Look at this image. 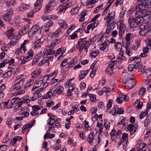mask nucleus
<instances>
[{
  "label": "nucleus",
  "mask_w": 151,
  "mask_h": 151,
  "mask_svg": "<svg viewBox=\"0 0 151 151\" xmlns=\"http://www.w3.org/2000/svg\"><path fill=\"white\" fill-rule=\"evenodd\" d=\"M137 2L138 4L135 7L136 11L135 13V16L140 19L149 15L150 12L147 9L148 0H137Z\"/></svg>",
  "instance_id": "obj_1"
},
{
  "label": "nucleus",
  "mask_w": 151,
  "mask_h": 151,
  "mask_svg": "<svg viewBox=\"0 0 151 151\" xmlns=\"http://www.w3.org/2000/svg\"><path fill=\"white\" fill-rule=\"evenodd\" d=\"M22 76L20 75L18 76L16 78L14 81L15 85H13L11 87L10 90L12 91L13 90H17L22 88L24 83V81L21 77Z\"/></svg>",
  "instance_id": "obj_2"
},
{
  "label": "nucleus",
  "mask_w": 151,
  "mask_h": 151,
  "mask_svg": "<svg viewBox=\"0 0 151 151\" xmlns=\"http://www.w3.org/2000/svg\"><path fill=\"white\" fill-rule=\"evenodd\" d=\"M41 32L42 30L40 29L39 27L35 25L31 28L30 30L28 32V34L29 37H31L36 34L39 37H42V35Z\"/></svg>",
  "instance_id": "obj_3"
},
{
  "label": "nucleus",
  "mask_w": 151,
  "mask_h": 151,
  "mask_svg": "<svg viewBox=\"0 0 151 151\" xmlns=\"http://www.w3.org/2000/svg\"><path fill=\"white\" fill-rule=\"evenodd\" d=\"M136 18L132 19L129 17L128 21L129 26L132 28H135L139 25L141 23V20L140 19L137 17Z\"/></svg>",
  "instance_id": "obj_4"
},
{
  "label": "nucleus",
  "mask_w": 151,
  "mask_h": 151,
  "mask_svg": "<svg viewBox=\"0 0 151 151\" xmlns=\"http://www.w3.org/2000/svg\"><path fill=\"white\" fill-rule=\"evenodd\" d=\"M133 76L134 75L133 74H130L129 75V76L126 79L127 84L125 87L128 89L129 90L132 89L136 85V82H134L133 81L134 80Z\"/></svg>",
  "instance_id": "obj_5"
},
{
  "label": "nucleus",
  "mask_w": 151,
  "mask_h": 151,
  "mask_svg": "<svg viewBox=\"0 0 151 151\" xmlns=\"http://www.w3.org/2000/svg\"><path fill=\"white\" fill-rule=\"evenodd\" d=\"M139 28L140 29L139 33L141 35L145 36L148 33L151 32V25L147 27L142 24L140 25Z\"/></svg>",
  "instance_id": "obj_6"
},
{
  "label": "nucleus",
  "mask_w": 151,
  "mask_h": 151,
  "mask_svg": "<svg viewBox=\"0 0 151 151\" xmlns=\"http://www.w3.org/2000/svg\"><path fill=\"white\" fill-rule=\"evenodd\" d=\"M29 96H24L23 98L21 99H19L18 100L17 103L16 104L15 107L16 109H17V110L19 109V108L24 103H28L29 100Z\"/></svg>",
  "instance_id": "obj_7"
},
{
  "label": "nucleus",
  "mask_w": 151,
  "mask_h": 151,
  "mask_svg": "<svg viewBox=\"0 0 151 151\" xmlns=\"http://www.w3.org/2000/svg\"><path fill=\"white\" fill-rule=\"evenodd\" d=\"M85 5L88 8H92V5L98 2L99 0H81Z\"/></svg>",
  "instance_id": "obj_8"
},
{
  "label": "nucleus",
  "mask_w": 151,
  "mask_h": 151,
  "mask_svg": "<svg viewBox=\"0 0 151 151\" xmlns=\"http://www.w3.org/2000/svg\"><path fill=\"white\" fill-rule=\"evenodd\" d=\"M137 127L138 125L136 124L134 125L132 124H129L128 125L127 129L128 131L130 132V134L132 135L136 132Z\"/></svg>",
  "instance_id": "obj_9"
},
{
  "label": "nucleus",
  "mask_w": 151,
  "mask_h": 151,
  "mask_svg": "<svg viewBox=\"0 0 151 151\" xmlns=\"http://www.w3.org/2000/svg\"><path fill=\"white\" fill-rule=\"evenodd\" d=\"M43 0H37L34 4V10L35 12H37L40 9L41 4Z\"/></svg>",
  "instance_id": "obj_10"
},
{
  "label": "nucleus",
  "mask_w": 151,
  "mask_h": 151,
  "mask_svg": "<svg viewBox=\"0 0 151 151\" xmlns=\"http://www.w3.org/2000/svg\"><path fill=\"white\" fill-rule=\"evenodd\" d=\"M33 110L30 112L32 116H35L38 114V110H40V108L38 106L34 105L32 106Z\"/></svg>",
  "instance_id": "obj_11"
},
{
  "label": "nucleus",
  "mask_w": 151,
  "mask_h": 151,
  "mask_svg": "<svg viewBox=\"0 0 151 151\" xmlns=\"http://www.w3.org/2000/svg\"><path fill=\"white\" fill-rule=\"evenodd\" d=\"M3 62L4 64L6 65V64H9V66L8 67V68H12L14 66H13L12 67V65H13V64L14 62V60L13 58L11 59L10 60H9V59H6L5 60H4Z\"/></svg>",
  "instance_id": "obj_12"
},
{
  "label": "nucleus",
  "mask_w": 151,
  "mask_h": 151,
  "mask_svg": "<svg viewBox=\"0 0 151 151\" xmlns=\"http://www.w3.org/2000/svg\"><path fill=\"white\" fill-rule=\"evenodd\" d=\"M117 28L119 29H125L126 25L124 23V21L123 19L119 20L117 24Z\"/></svg>",
  "instance_id": "obj_13"
},
{
  "label": "nucleus",
  "mask_w": 151,
  "mask_h": 151,
  "mask_svg": "<svg viewBox=\"0 0 151 151\" xmlns=\"http://www.w3.org/2000/svg\"><path fill=\"white\" fill-rule=\"evenodd\" d=\"M42 95L41 93L40 92H36L35 91L33 96L32 97H30V99H29V101L36 100L40 97Z\"/></svg>",
  "instance_id": "obj_14"
},
{
  "label": "nucleus",
  "mask_w": 151,
  "mask_h": 151,
  "mask_svg": "<svg viewBox=\"0 0 151 151\" xmlns=\"http://www.w3.org/2000/svg\"><path fill=\"white\" fill-rule=\"evenodd\" d=\"M3 17L4 20L7 22L9 24L12 25L13 24V22L11 19V17L9 15H8L7 14L5 13L3 15Z\"/></svg>",
  "instance_id": "obj_15"
},
{
  "label": "nucleus",
  "mask_w": 151,
  "mask_h": 151,
  "mask_svg": "<svg viewBox=\"0 0 151 151\" xmlns=\"http://www.w3.org/2000/svg\"><path fill=\"white\" fill-rule=\"evenodd\" d=\"M41 73V70L40 69H37L34 70L31 73V78L37 77Z\"/></svg>",
  "instance_id": "obj_16"
},
{
  "label": "nucleus",
  "mask_w": 151,
  "mask_h": 151,
  "mask_svg": "<svg viewBox=\"0 0 151 151\" xmlns=\"http://www.w3.org/2000/svg\"><path fill=\"white\" fill-rule=\"evenodd\" d=\"M14 29L12 28H9L6 32L5 34L8 38H10V37L14 36V34L13 32Z\"/></svg>",
  "instance_id": "obj_17"
},
{
  "label": "nucleus",
  "mask_w": 151,
  "mask_h": 151,
  "mask_svg": "<svg viewBox=\"0 0 151 151\" xmlns=\"http://www.w3.org/2000/svg\"><path fill=\"white\" fill-rule=\"evenodd\" d=\"M89 71V70H86L81 71L78 76L79 80H81L84 78Z\"/></svg>",
  "instance_id": "obj_18"
},
{
  "label": "nucleus",
  "mask_w": 151,
  "mask_h": 151,
  "mask_svg": "<svg viewBox=\"0 0 151 151\" xmlns=\"http://www.w3.org/2000/svg\"><path fill=\"white\" fill-rule=\"evenodd\" d=\"M29 28L27 26H24L21 28L19 31V34L20 35H22L26 34L28 31Z\"/></svg>",
  "instance_id": "obj_19"
},
{
  "label": "nucleus",
  "mask_w": 151,
  "mask_h": 151,
  "mask_svg": "<svg viewBox=\"0 0 151 151\" xmlns=\"http://www.w3.org/2000/svg\"><path fill=\"white\" fill-rule=\"evenodd\" d=\"M133 105L137 109H141L142 107L143 104L142 102H140V100H137L133 103Z\"/></svg>",
  "instance_id": "obj_20"
},
{
  "label": "nucleus",
  "mask_w": 151,
  "mask_h": 151,
  "mask_svg": "<svg viewBox=\"0 0 151 151\" xmlns=\"http://www.w3.org/2000/svg\"><path fill=\"white\" fill-rule=\"evenodd\" d=\"M76 0H74V1L73 0V1L72 2H70L67 3H65V4H63V5L65 8V9L66 10L67 9L69 8L70 7L75 5L76 3Z\"/></svg>",
  "instance_id": "obj_21"
},
{
  "label": "nucleus",
  "mask_w": 151,
  "mask_h": 151,
  "mask_svg": "<svg viewBox=\"0 0 151 151\" xmlns=\"http://www.w3.org/2000/svg\"><path fill=\"white\" fill-rule=\"evenodd\" d=\"M18 41V37L16 36H14L13 37L11 38L10 43L9 44L10 46H14L17 43Z\"/></svg>",
  "instance_id": "obj_22"
},
{
  "label": "nucleus",
  "mask_w": 151,
  "mask_h": 151,
  "mask_svg": "<svg viewBox=\"0 0 151 151\" xmlns=\"http://www.w3.org/2000/svg\"><path fill=\"white\" fill-rule=\"evenodd\" d=\"M63 90L64 88L63 87L60 85L58 86L56 89H55L53 90L54 91L53 93L54 94L57 93L59 94L61 93L63 91Z\"/></svg>",
  "instance_id": "obj_23"
},
{
  "label": "nucleus",
  "mask_w": 151,
  "mask_h": 151,
  "mask_svg": "<svg viewBox=\"0 0 151 151\" xmlns=\"http://www.w3.org/2000/svg\"><path fill=\"white\" fill-rule=\"evenodd\" d=\"M58 24L60 27L65 29L67 27V24L65 21L63 19H60L58 21Z\"/></svg>",
  "instance_id": "obj_24"
},
{
  "label": "nucleus",
  "mask_w": 151,
  "mask_h": 151,
  "mask_svg": "<svg viewBox=\"0 0 151 151\" xmlns=\"http://www.w3.org/2000/svg\"><path fill=\"white\" fill-rule=\"evenodd\" d=\"M42 83H43V81H42V80H38L34 84L32 89V91H34L36 88L40 87Z\"/></svg>",
  "instance_id": "obj_25"
},
{
  "label": "nucleus",
  "mask_w": 151,
  "mask_h": 151,
  "mask_svg": "<svg viewBox=\"0 0 151 151\" xmlns=\"http://www.w3.org/2000/svg\"><path fill=\"white\" fill-rule=\"evenodd\" d=\"M26 50V46L21 45L20 47L17 49V52L19 54H23L25 53Z\"/></svg>",
  "instance_id": "obj_26"
},
{
  "label": "nucleus",
  "mask_w": 151,
  "mask_h": 151,
  "mask_svg": "<svg viewBox=\"0 0 151 151\" xmlns=\"http://www.w3.org/2000/svg\"><path fill=\"white\" fill-rule=\"evenodd\" d=\"M65 9V8L63 5L60 4L57 9V12L60 14L62 13H64L66 10Z\"/></svg>",
  "instance_id": "obj_27"
},
{
  "label": "nucleus",
  "mask_w": 151,
  "mask_h": 151,
  "mask_svg": "<svg viewBox=\"0 0 151 151\" xmlns=\"http://www.w3.org/2000/svg\"><path fill=\"white\" fill-rule=\"evenodd\" d=\"M54 93H52V91H49L46 93L45 95L43 96L42 98L43 99H47L48 98L50 99L52 96L54 95Z\"/></svg>",
  "instance_id": "obj_28"
},
{
  "label": "nucleus",
  "mask_w": 151,
  "mask_h": 151,
  "mask_svg": "<svg viewBox=\"0 0 151 151\" xmlns=\"http://www.w3.org/2000/svg\"><path fill=\"white\" fill-rule=\"evenodd\" d=\"M94 135V133L92 132L87 137V141L90 144L92 143V141L93 139Z\"/></svg>",
  "instance_id": "obj_29"
},
{
  "label": "nucleus",
  "mask_w": 151,
  "mask_h": 151,
  "mask_svg": "<svg viewBox=\"0 0 151 151\" xmlns=\"http://www.w3.org/2000/svg\"><path fill=\"white\" fill-rule=\"evenodd\" d=\"M151 122V112L147 116L145 121L144 124L146 127L148 126V124Z\"/></svg>",
  "instance_id": "obj_30"
},
{
  "label": "nucleus",
  "mask_w": 151,
  "mask_h": 151,
  "mask_svg": "<svg viewBox=\"0 0 151 151\" xmlns=\"http://www.w3.org/2000/svg\"><path fill=\"white\" fill-rule=\"evenodd\" d=\"M34 81L33 80H29L24 86V88H26L30 87L34 83Z\"/></svg>",
  "instance_id": "obj_31"
},
{
  "label": "nucleus",
  "mask_w": 151,
  "mask_h": 151,
  "mask_svg": "<svg viewBox=\"0 0 151 151\" xmlns=\"http://www.w3.org/2000/svg\"><path fill=\"white\" fill-rule=\"evenodd\" d=\"M117 63V61L116 60L111 61L109 62L108 67L110 69L112 72L114 68V65Z\"/></svg>",
  "instance_id": "obj_32"
},
{
  "label": "nucleus",
  "mask_w": 151,
  "mask_h": 151,
  "mask_svg": "<svg viewBox=\"0 0 151 151\" xmlns=\"http://www.w3.org/2000/svg\"><path fill=\"white\" fill-rule=\"evenodd\" d=\"M16 0H8L6 1V4L8 7L14 6L15 4Z\"/></svg>",
  "instance_id": "obj_33"
},
{
  "label": "nucleus",
  "mask_w": 151,
  "mask_h": 151,
  "mask_svg": "<svg viewBox=\"0 0 151 151\" xmlns=\"http://www.w3.org/2000/svg\"><path fill=\"white\" fill-rule=\"evenodd\" d=\"M8 102H3L1 104V108L2 109H4L5 108L9 109L12 108V105L8 107Z\"/></svg>",
  "instance_id": "obj_34"
},
{
  "label": "nucleus",
  "mask_w": 151,
  "mask_h": 151,
  "mask_svg": "<svg viewBox=\"0 0 151 151\" xmlns=\"http://www.w3.org/2000/svg\"><path fill=\"white\" fill-rule=\"evenodd\" d=\"M76 59V57H74L69 62L68 65V69L73 67L75 65V62Z\"/></svg>",
  "instance_id": "obj_35"
},
{
  "label": "nucleus",
  "mask_w": 151,
  "mask_h": 151,
  "mask_svg": "<svg viewBox=\"0 0 151 151\" xmlns=\"http://www.w3.org/2000/svg\"><path fill=\"white\" fill-rule=\"evenodd\" d=\"M40 58V56L39 55H36L34 58L33 59L32 65H33L37 63Z\"/></svg>",
  "instance_id": "obj_36"
},
{
  "label": "nucleus",
  "mask_w": 151,
  "mask_h": 151,
  "mask_svg": "<svg viewBox=\"0 0 151 151\" xmlns=\"http://www.w3.org/2000/svg\"><path fill=\"white\" fill-rule=\"evenodd\" d=\"M6 86L4 84H2L0 86V95H1V97L2 98H3L4 94L3 91H4L5 89Z\"/></svg>",
  "instance_id": "obj_37"
},
{
  "label": "nucleus",
  "mask_w": 151,
  "mask_h": 151,
  "mask_svg": "<svg viewBox=\"0 0 151 151\" xmlns=\"http://www.w3.org/2000/svg\"><path fill=\"white\" fill-rule=\"evenodd\" d=\"M40 39L37 40L35 43V48H38L41 47V44H42V42H40Z\"/></svg>",
  "instance_id": "obj_38"
},
{
  "label": "nucleus",
  "mask_w": 151,
  "mask_h": 151,
  "mask_svg": "<svg viewBox=\"0 0 151 151\" xmlns=\"http://www.w3.org/2000/svg\"><path fill=\"white\" fill-rule=\"evenodd\" d=\"M33 54V51L31 50H30L28 52V55L26 57V59L31 60L32 58Z\"/></svg>",
  "instance_id": "obj_39"
},
{
  "label": "nucleus",
  "mask_w": 151,
  "mask_h": 151,
  "mask_svg": "<svg viewBox=\"0 0 151 151\" xmlns=\"http://www.w3.org/2000/svg\"><path fill=\"white\" fill-rule=\"evenodd\" d=\"M13 72L12 70L8 71L5 73L3 74L2 77L4 78H8L13 73Z\"/></svg>",
  "instance_id": "obj_40"
},
{
  "label": "nucleus",
  "mask_w": 151,
  "mask_h": 151,
  "mask_svg": "<svg viewBox=\"0 0 151 151\" xmlns=\"http://www.w3.org/2000/svg\"><path fill=\"white\" fill-rule=\"evenodd\" d=\"M115 47L118 51L120 50V52H122V45L121 43L120 42H117L115 44Z\"/></svg>",
  "instance_id": "obj_41"
},
{
  "label": "nucleus",
  "mask_w": 151,
  "mask_h": 151,
  "mask_svg": "<svg viewBox=\"0 0 151 151\" xmlns=\"http://www.w3.org/2000/svg\"><path fill=\"white\" fill-rule=\"evenodd\" d=\"M56 4V2L55 0H50L49 1V3L47 6L51 7V8L53 9V8L55 6Z\"/></svg>",
  "instance_id": "obj_42"
},
{
  "label": "nucleus",
  "mask_w": 151,
  "mask_h": 151,
  "mask_svg": "<svg viewBox=\"0 0 151 151\" xmlns=\"http://www.w3.org/2000/svg\"><path fill=\"white\" fill-rule=\"evenodd\" d=\"M103 4H102L98 6L96 8H95L94 11L93 12L94 13H98V11H100L101 10L103 9Z\"/></svg>",
  "instance_id": "obj_43"
},
{
  "label": "nucleus",
  "mask_w": 151,
  "mask_h": 151,
  "mask_svg": "<svg viewBox=\"0 0 151 151\" xmlns=\"http://www.w3.org/2000/svg\"><path fill=\"white\" fill-rule=\"evenodd\" d=\"M79 9L78 8H74L71 9V14L73 15L77 14L79 11Z\"/></svg>",
  "instance_id": "obj_44"
},
{
  "label": "nucleus",
  "mask_w": 151,
  "mask_h": 151,
  "mask_svg": "<svg viewBox=\"0 0 151 151\" xmlns=\"http://www.w3.org/2000/svg\"><path fill=\"white\" fill-rule=\"evenodd\" d=\"M144 76L145 78H147L151 75V71L149 70H146L144 73H143Z\"/></svg>",
  "instance_id": "obj_45"
},
{
  "label": "nucleus",
  "mask_w": 151,
  "mask_h": 151,
  "mask_svg": "<svg viewBox=\"0 0 151 151\" xmlns=\"http://www.w3.org/2000/svg\"><path fill=\"white\" fill-rule=\"evenodd\" d=\"M118 107L117 105H115L111 111L113 115H114L116 113L117 114Z\"/></svg>",
  "instance_id": "obj_46"
},
{
  "label": "nucleus",
  "mask_w": 151,
  "mask_h": 151,
  "mask_svg": "<svg viewBox=\"0 0 151 151\" xmlns=\"http://www.w3.org/2000/svg\"><path fill=\"white\" fill-rule=\"evenodd\" d=\"M54 51H53L52 49L50 48L49 49L47 50V52H45L44 55H52L54 54Z\"/></svg>",
  "instance_id": "obj_47"
},
{
  "label": "nucleus",
  "mask_w": 151,
  "mask_h": 151,
  "mask_svg": "<svg viewBox=\"0 0 151 151\" xmlns=\"http://www.w3.org/2000/svg\"><path fill=\"white\" fill-rule=\"evenodd\" d=\"M140 45V43L139 41H136L135 43L132 46V49L134 50H136Z\"/></svg>",
  "instance_id": "obj_48"
},
{
  "label": "nucleus",
  "mask_w": 151,
  "mask_h": 151,
  "mask_svg": "<svg viewBox=\"0 0 151 151\" xmlns=\"http://www.w3.org/2000/svg\"><path fill=\"white\" fill-rule=\"evenodd\" d=\"M53 22L51 20L48 21L44 26L46 28H49L52 26Z\"/></svg>",
  "instance_id": "obj_49"
},
{
  "label": "nucleus",
  "mask_w": 151,
  "mask_h": 151,
  "mask_svg": "<svg viewBox=\"0 0 151 151\" xmlns=\"http://www.w3.org/2000/svg\"><path fill=\"white\" fill-rule=\"evenodd\" d=\"M33 126L31 124H25L22 128V130L26 131L28 128H30Z\"/></svg>",
  "instance_id": "obj_50"
},
{
  "label": "nucleus",
  "mask_w": 151,
  "mask_h": 151,
  "mask_svg": "<svg viewBox=\"0 0 151 151\" xmlns=\"http://www.w3.org/2000/svg\"><path fill=\"white\" fill-rule=\"evenodd\" d=\"M52 9V8H51V7H49L48 6H46L45 7L44 9V13L45 14H47L48 13H50Z\"/></svg>",
  "instance_id": "obj_51"
},
{
  "label": "nucleus",
  "mask_w": 151,
  "mask_h": 151,
  "mask_svg": "<svg viewBox=\"0 0 151 151\" xmlns=\"http://www.w3.org/2000/svg\"><path fill=\"white\" fill-rule=\"evenodd\" d=\"M88 95L90 97V100L92 102H95L96 101V99L95 95L89 94Z\"/></svg>",
  "instance_id": "obj_52"
},
{
  "label": "nucleus",
  "mask_w": 151,
  "mask_h": 151,
  "mask_svg": "<svg viewBox=\"0 0 151 151\" xmlns=\"http://www.w3.org/2000/svg\"><path fill=\"white\" fill-rule=\"evenodd\" d=\"M99 53V50H96L95 51H92L90 54V55L93 58H95Z\"/></svg>",
  "instance_id": "obj_53"
},
{
  "label": "nucleus",
  "mask_w": 151,
  "mask_h": 151,
  "mask_svg": "<svg viewBox=\"0 0 151 151\" xmlns=\"http://www.w3.org/2000/svg\"><path fill=\"white\" fill-rule=\"evenodd\" d=\"M146 91V89L145 88L142 87L139 90V95L140 97H142L143 95L145 93Z\"/></svg>",
  "instance_id": "obj_54"
},
{
  "label": "nucleus",
  "mask_w": 151,
  "mask_h": 151,
  "mask_svg": "<svg viewBox=\"0 0 151 151\" xmlns=\"http://www.w3.org/2000/svg\"><path fill=\"white\" fill-rule=\"evenodd\" d=\"M118 58L120 60H124L126 59V58L125 57L122 53L120 52L118 55Z\"/></svg>",
  "instance_id": "obj_55"
},
{
  "label": "nucleus",
  "mask_w": 151,
  "mask_h": 151,
  "mask_svg": "<svg viewBox=\"0 0 151 151\" xmlns=\"http://www.w3.org/2000/svg\"><path fill=\"white\" fill-rule=\"evenodd\" d=\"M107 42L106 41H105L101 45V46L100 47V50H105L107 46Z\"/></svg>",
  "instance_id": "obj_56"
},
{
  "label": "nucleus",
  "mask_w": 151,
  "mask_h": 151,
  "mask_svg": "<svg viewBox=\"0 0 151 151\" xmlns=\"http://www.w3.org/2000/svg\"><path fill=\"white\" fill-rule=\"evenodd\" d=\"M82 12L83 13L81 14V16L80 17L79 19V22H83L84 20L85 16L87 15V14L86 13H84L83 14V12Z\"/></svg>",
  "instance_id": "obj_57"
},
{
  "label": "nucleus",
  "mask_w": 151,
  "mask_h": 151,
  "mask_svg": "<svg viewBox=\"0 0 151 151\" xmlns=\"http://www.w3.org/2000/svg\"><path fill=\"white\" fill-rule=\"evenodd\" d=\"M86 42V43L84 44L83 46H84V48L86 52H87L88 49L90 45L91 44V43H89L88 41H87Z\"/></svg>",
  "instance_id": "obj_58"
},
{
  "label": "nucleus",
  "mask_w": 151,
  "mask_h": 151,
  "mask_svg": "<svg viewBox=\"0 0 151 151\" xmlns=\"http://www.w3.org/2000/svg\"><path fill=\"white\" fill-rule=\"evenodd\" d=\"M130 42H127V41H126V42L124 43V42L123 43V46L125 48L126 50H127L129 49L128 48L130 46Z\"/></svg>",
  "instance_id": "obj_59"
},
{
  "label": "nucleus",
  "mask_w": 151,
  "mask_h": 151,
  "mask_svg": "<svg viewBox=\"0 0 151 151\" xmlns=\"http://www.w3.org/2000/svg\"><path fill=\"white\" fill-rule=\"evenodd\" d=\"M77 37V34L74 32L72 35H69L68 37V38L69 40H73L76 38Z\"/></svg>",
  "instance_id": "obj_60"
},
{
  "label": "nucleus",
  "mask_w": 151,
  "mask_h": 151,
  "mask_svg": "<svg viewBox=\"0 0 151 151\" xmlns=\"http://www.w3.org/2000/svg\"><path fill=\"white\" fill-rule=\"evenodd\" d=\"M112 102V101L111 99H109V100L106 106V108L107 109H109L111 108Z\"/></svg>",
  "instance_id": "obj_61"
},
{
  "label": "nucleus",
  "mask_w": 151,
  "mask_h": 151,
  "mask_svg": "<svg viewBox=\"0 0 151 151\" xmlns=\"http://www.w3.org/2000/svg\"><path fill=\"white\" fill-rule=\"evenodd\" d=\"M125 121V117L122 116L121 117L118 123V125H122L123 123H124Z\"/></svg>",
  "instance_id": "obj_62"
},
{
  "label": "nucleus",
  "mask_w": 151,
  "mask_h": 151,
  "mask_svg": "<svg viewBox=\"0 0 151 151\" xmlns=\"http://www.w3.org/2000/svg\"><path fill=\"white\" fill-rule=\"evenodd\" d=\"M68 59H64L62 62L61 64L60 65L61 66H65L67 64H68V63L67 62V61L68 60Z\"/></svg>",
  "instance_id": "obj_63"
},
{
  "label": "nucleus",
  "mask_w": 151,
  "mask_h": 151,
  "mask_svg": "<svg viewBox=\"0 0 151 151\" xmlns=\"http://www.w3.org/2000/svg\"><path fill=\"white\" fill-rule=\"evenodd\" d=\"M129 70L132 71L134 70V69H136L135 65L132 64H130L129 65L127 68Z\"/></svg>",
  "instance_id": "obj_64"
}]
</instances>
